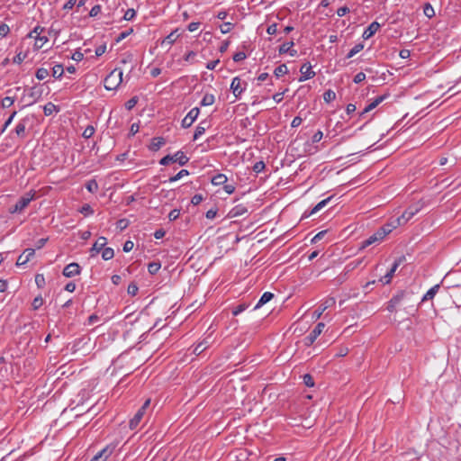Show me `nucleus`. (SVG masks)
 I'll list each match as a JSON object with an SVG mask.
<instances>
[{"instance_id":"obj_28","label":"nucleus","mask_w":461,"mask_h":461,"mask_svg":"<svg viewBox=\"0 0 461 461\" xmlns=\"http://www.w3.org/2000/svg\"><path fill=\"white\" fill-rule=\"evenodd\" d=\"M59 108L52 103H48L43 106V112L46 116L51 115L53 112H58Z\"/></svg>"},{"instance_id":"obj_64","label":"nucleus","mask_w":461,"mask_h":461,"mask_svg":"<svg viewBox=\"0 0 461 461\" xmlns=\"http://www.w3.org/2000/svg\"><path fill=\"white\" fill-rule=\"evenodd\" d=\"M322 137H323V133H322V131H317L313 134V136H312V141L313 143H317V142H319V141L322 139Z\"/></svg>"},{"instance_id":"obj_58","label":"nucleus","mask_w":461,"mask_h":461,"mask_svg":"<svg viewBox=\"0 0 461 461\" xmlns=\"http://www.w3.org/2000/svg\"><path fill=\"white\" fill-rule=\"evenodd\" d=\"M246 308H247V305H246V304H244V303L240 304V305H238L237 307H235V308L233 309V311H232V314H233L234 316H237V315H239L240 313H241L243 311H245V310H246Z\"/></svg>"},{"instance_id":"obj_12","label":"nucleus","mask_w":461,"mask_h":461,"mask_svg":"<svg viewBox=\"0 0 461 461\" xmlns=\"http://www.w3.org/2000/svg\"><path fill=\"white\" fill-rule=\"evenodd\" d=\"M384 233V230L383 231H379V230H377L368 239H366V240H364L362 242L361 248L364 249V248H366L367 246H370V245H372L374 243L382 241L384 239V236H383Z\"/></svg>"},{"instance_id":"obj_13","label":"nucleus","mask_w":461,"mask_h":461,"mask_svg":"<svg viewBox=\"0 0 461 461\" xmlns=\"http://www.w3.org/2000/svg\"><path fill=\"white\" fill-rule=\"evenodd\" d=\"M230 90L232 91L236 98L240 97L241 94L245 90V87L241 86V81L240 77H236L232 79L230 84Z\"/></svg>"},{"instance_id":"obj_45","label":"nucleus","mask_w":461,"mask_h":461,"mask_svg":"<svg viewBox=\"0 0 461 461\" xmlns=\"http://www.w3.org/2000/svg\"><path fill=\"white\" fill-rule=\"evenodd\" d=\"M135 15H136V11L133 8H130L125 12V14L123 15V19L125 21H131L135 17Z\"/></svg>"},{"instance_id":"obj_63","label":"nucleus","mask_w":461,"mask_h":461,"mask_svg":"<svg viewBox=\"0 0 461 461\" xmlns=\"http://www.w3.org/2000/svg\"><path fill=\"white\" fill-rule=\"evenodd\" d=\"M180 215V211L174 209L168 213V219L169 221H175L176 220Z\"/></svg>"},{"instance_id":"obj_57","label":"nucleus","mask_w":461,"mask_h":461,"mask_svg":"<svg viewBox=\"0 0 461 461\" xmlns=\"http://www.w3.org/2000/svg\"><path fill=\"white\" fill-rule=\"evenodd\" d=\"M10 32V28L7 24L2 23L0 24V36L5 37Z\"/></svg>"},{"instance_id":"obj_5","label":"nucleus","mask_w":461,"mask_h":461,"mask_svg":"<svg viewBox=\"0 0 461 461\" xmlns=\"http://www.w3.org/2000/svg\"><path fill=\"white\" fill-rule=\"evenodd\" d=\"M43 28L40 26H36L29 34L28 37L35 39V47L37 49L42 48V46L48 41V38L46 36H41V33L43 32Z\"/></svg>"},{"instance_id":"obj_49","label":"nucleus","mask_w":461,"mask_h":461,"mask_svg":"<svg viewBox=\"0 0 461 461\" xmlns=\"http://www.w3.org/2000/svg\"><path fill=\"white\" fill-rule=\"evenodd\" d=\"M43 304V299L41 296H37L33 299L32 306L34 310L39 309Z\"/></svg>"},{"instance_id":"obj_39","label":"nucleus","mask_w":461,"mask_h":461,"mask_svg":"<svg viewBox=\"0 0 461 461\" xmlns=\"http://www.w3.org/2000/svg\"><path fill=\"white\" fill-rule=\"evenodd\" d=\"M233 216H240L247 212V208L243 205H237L232 209Z\"/></svg>"},{"instance_id":"obj_37","label":"nucleus","mask_w":461,"mask_h":461,"mask_svg":"<svg viewBox=\"0 0 461 461\" xmlns=\"http://www.w3.org/2000/svg\"><path fill=\"white\" fill-rule=\"evenodd\" d=\"M336 98V93L333 90H327L323 94V99L326 103H330L331 101L335 100Z\"/></svg>"},{"instance_id":"obj_56","label":"nucleus","mask_w":461,"mask_h":461,"mask_svg":"<svg viewBox=\"0 0 461 461\" xmlns=\"http://www.w3.org/2000/svg\"><path fill=\"white\" fill-rule=\"evenodd\" d=\"M365 79H366V74H365V73H363V72H359V73H357V74L354 77V78H353V82H354L355 84H359V83L363 82Z\"/></svg>"},{"instance_id":"obj_60","label":"nucleus","mask_w":461,"mask_h":461,"mask_svg":"<svg viewBox=\"0 0 461 461\" xmlns=\"http://www.w3.org/2000/svg\"><path fill=\"white\" fill-rule=\"evenodd\" d=\"M203 200V197L201 194H194L192 199H191V203L194 204V205H198Z\"/></svg>"},{"instance_id":"obj_41","label":"nucleus","mask_w":461,"mask_h":461,"mask_svg":"<svg viewBox=\"0 0 461 461\" xmlns=\"http://www.w3.org/2000/svg\"><path fill=\"white\" fill-rule=\"evenodd\" d=\"M35 284L39 288H42L45 285V277L42 274L35 276Z\"/></svg>"},{"instance_id":"obj_43","label":"nucleus","mask_w":461,"mask_h":461,"mask_svg":"<svg viewBox=\"0 0 461 461\" xmlns=\"http://www.w3.org/2000/svg\"><path fill=\"white\" fill-rule=\"evenodd\" d=\"M233 26H234L233 23L228 22V23H222L220 26V29H221V33L225 34V33L230 32L232 30Z\"/></svg>"},{"instance_id":"obj_40","label":"nucleus","mask_w":461,"mask_h":461,"mask_svg":"<svg viewBox=\"0 0 461 461\" xmlns=\"http://www.w3.org/2000/svg\"><path fill=\"white\" fill-rule=\"evenodd\" d=\"M361 263H362V259L351 261L345 267V269L347 272H350V271L354 270L355 268H357Z\"/></svg>"},{"instance_id":"obj_6","label":"nucleus","mask_w":461,"mask_h":461,"mask_svg":"<svg viewBox=\"0 0 461 461\" xmlns=\"http://www.w3.org/2000/svg\"><path fill=\"white\" fill-rule=\"evenodd\" d=\"M325 327V324L323 322H319L314 329L307 335L304 339V344L305 346L309 347L314 343L316 339L321 335L323 329Z\"/></svg>"},{"instance_id":"obj_27","label":"nucleus","mask_w":461,"mask_h":461,"mask_svg":"<svg viewBox=\"0 0 461 461\" xmlns=\"http://www.w3.org/2000/svg\"><path fill=\"white\" fill-rule=\"evenodd\" d=\"M332 196H330L320 203H318L310 212L309 215L313 214L317 212L318 211L321 210L324 206L327 205V203L331 200Z\"/></svg>"},{"instance_id":"obj_29","label":"nucleus","mask_w":461,"mask_h":461,"mask_svg":"<svg viewBox=\"0 0 461 461\" xmlns=\"http://www.w3.org/2000/svg\"><path fill=\"white\" fill-rule=\"evenodd\" d=\"M161 267V264L159 261H153L149 263L148 271L150 275H155L158 272Z\"/></svg>"},{"instance_id":"obj_25","label":"nucleus","mask_w":461,"mask_h":461,"mask_svg":"<svg viewBox=\"0 0 461 461\" xmlns=\"http://www.w3.org/2000/svg\"><path fill=\"white\" fill-rule=\"evenodd\" d=\"M214 102H215V96H214V95L206 93V94L203 95V99H202V101H201L200 104H201L202 106H209V105L213 104H214Z\"/></svg>"},{"instance_id":"obj_34","label":"nucleus","mask_w":461,"mask_h":461,"mask_svg":"<svg viewBox=\"0 0 461 461\" xmlns=\"http://www.w3.org/2000/svg\"><path fill=\"white\" fill-rule=\"evenodd\" d=\"M86 188L88 192L95 194L98 191L99 186L97 182L95 179H92L86 184Z\"/></svg>"},{"instance_id":"obj_50","label":"nucleus","mask_w":461,"mask_h":461,"mask_svg":"<svg viewBox=\"0 0 461 461\" xmlns=\"http://www.w3.org/2000/svg\"><path fill=\"white\" fill-rule=\"evenodd\" d=\"M303 383L306 386L312 387L314 385L313 377L310 374L303 375Z\"/></svg>"},{"instance_id":"obj_44","label":"nucleus","mask_w":461,"mask_h":461,"mask_svg":"<svg viewBox=\"0 0 461 461\" xmlns=\"http://www.w3.org/2000/svg\"><path fill=\"white\" fill-rule=\"evenodd\" d=\"M138 291H139V287L135 283H131L128 285L127 292L130 295L135 296L137 294Z\"/></svg>"},{"instance_id":"obj_62","label":"nucleus","mask_w":461,"mask_h":461,"mask_svg":"<svg viewBox=\"0 0 461 461\" xmlns=\"http://www.w3.org/2000/svg\"><path fill=\"white\" fill-rule=\"evenodd\" d=\"M327 233V230H321L320 232H318L312 239V243H316L318 242L319 240H321Z\"/></svg>"},{"instance_id":"obj_7","label":"nucleus","mask_w":461,"mask_h":461,"mask_svg":"<svg viewBox=\"0 0 461 461\" xmlns=\"http://www.w3.org/2000/svg\"><path fill=\"white\" fill-rule=\"evenodd\" d=\"M200 113V110L198 107H194L189 111V113L185 115V117L182 120L181 125L183 128H189L194 122L197 119Z\"/></svg>"},{"instance_id":"obj_38","label":"nucleus","mask_w":461,"mask_h":461,"mask_svg":"<svg viewBox=\"0 0 461 461\" xmlns=\"http://www.w3.org/2000/svg\"><path fill=\"white\" fill-rule=\"evenodd\" d=\"M35 76L39 80H43L49 76V71L47 68H40L37 69Z\"/></svg>"},{"instance_id":"obj_47","label":"nucleus","mask_w":461,"mask_h":461,"mask_svg":"<svg viewBox=\"0 0 461 461\" xmlns=\"http://www.w3.org/2000/svg\"><path fill=\"white\" fill-rule=\"evenodd\" d=\"M16 112H13L12 114L9 116V118L5 121V122L4 123L3 125V128L1 130V133L5 132V130L7 129V127L12 123L14 118L15 117L16 115Z\"/></svg>"},{"instance_id":"obj_33","label":"nucleus","mask_w":461,"mask_h":461,"mask_svg":"<svg viewBox=\"0 0 461 461\" xmlns=\"http://www.w3.org/2000/svg\"><path fill=\"white\" fill-rule=\"evenodd\" d=\"M288 73V68L285 64H281L276 67L274 70V74L276 77H282Z\"/></svg>"},{"instance_id":"obj_2","label":"nucleus","mask_w":461,"mask_h":461,"mask_svg":"<svg viewBox=\"0 0 461 461\" xmlns=\"http://www.w3.org/2000/svg\"><path fill=\"white\" fill-rule=\"evenodd\" d=\"M189 158L181 150L176 151L174 155H167L159 160V164L167 166L170 162H176L180 166H185L188 163Z\"/></svg>"},{"instance_id":"obj_1","label":"nucleus","mask_w":461,"mask_h":461,"mask_svg":"<svg viewBox=\"0 0 461 461\" xmlns=\"http://www.w3.org/2000/svg\"><path fill=\"white\" fill-rule=\"evenodd\" d=\"M122 70L115 68L106 76L104 85L106 90H115L122 82Z\"/></svg>"},{"instance_id":"obj_53","label":"nucleus","mask_w":461,"mask_h":461,"mask_svg":"<svg viewBox=\"0 0 461 461\" xmlns=\"http://www.w3.org/2000/svg\"><path fill=\"white\" fill-rule=\"evenodd\" d=\"M132 32H133V29L132 28H130L127 31L121 32L119 34V36L117 37L116 41L119 42V41H122L123 39H125L126 37L131 35Z\"/></svg>"},{"instance_id":"obj_46","label":"nucleus","mask_w":461,"mask_h":461,"mask_svg":"<svg viewBox=\"0 0 461 461\" xmlns=\"http://www.w3.org/2000/svg\"><path fill=\"white\" fill-rule=\"evenodd\" d=\"M137 103H138V97L133 96L125 103V108L127 110H131L137 104Z\"/></svg>"},{"instance_id":"obj_4","label":"nucleus","mask_w":461,"mask_h":461,"mask_svg":"<svg viewBox=\"0 0 461 461\" xmlns=\"http://www.w3.org/2000/svg\"><path fill=\"white\" fill-rule=\"evenodd\" d=\"M421 205L420 203L412 204L409 206L402 214L396 218L397 224H405L408 222L414 215H416L421 209Z\"/></svg>"},{"instance_id":"obj_48","label":"nucleus","mask_w":461,"mask_h":461,"mask_svg":"<svg viewBox=\"0 0 461 461\" xmlns=\"http://www.w3.org/2000/svg\"><path fill=\"white\" fill-rule=\"evenodd\" d=\"M94 133H95V128L93 126L89 125L85 129L82 135L85 139H89L94 135Z\"/></svg>"},{"instance_id":"obj_19","label":"nucleus","mask_w":461,"mask_h":461,"mask_svg":"<svg viewBox=\"0 0 461 461\" xmlns=\"http://www.w3.org/2000/svg\"><path fill=\"white\" fill-rule=\"evenodd\" d=\"M106 243H107L106 238L99 237L95 240V242L94 243V245L91 249L92 256H94V253L97 254V253L101 252L103 250V249L105 247Z\"/></svg>"},{"instance_id":"obj_15","label":"nucleus","mask_w":461,"mask_h":461,"mask_svg":"<svg viewBox=\"0 0 461 461\" xmlns=\"http://www.w3.org/2000/svg\"><path fill=\"white\" fill-rule=\"evenodd\" d=\"M381 25L377 22H373L370 23V25L363 32V39L368 40L370 39L379 29Z\"/></svg>"},{"instance_id":"obj_26","label":"nucleus","mask_w":461,"mask_h":461,"mask_svg":"<svg viewBox=\"0 0 461 461\" xmlns=\"http://www.w3.org/2000/svg\"><path fill=\"white\" fill-rule=\"evenodd\" d=\"M228 178L224 174H217L212 178V184L214 185H221L227 182Z\"/></svg>"},{"instance_id":"obj_9","label":"nucleus","mask_w":461,"mask_h":461,"mask_svg":"<svg viewBox=\"0 0 461 461\" xmlns=\"http://www.w3.org/2000/svg\"><path fill=\"white\" fill-rule=\"evenodd\" d=\"M80 272H81L80 266L77 263L73 262V263L67 265L64 267L62 274L66 277H73L75 276L79 275Z\"/></svg>"},{"instance_id":"obj_14","label":"nucleus","mask_w":461,"mask_h":461,"mask_svg":"<svg viewBox=\"0 0 461 461\" xmlns=\"http://www.w3.org/2000/svg\"><path fill=\"white\" fill-rule=\"evenodd\" d=\"M211 345V337L208 336L200 341L194 348L193 353L196 356L201 355Z\"/></svg>"},{"instance_id":"obj_21","label":"nucleus","mask_w":461,"mask_h":461,"mask_svg":"<svg viewBox=\"0 0 461 461\" xmlns=\"http://www.w3.org/2000/svg\"><path fill=\"white\" fill-rule=\"evenodd\" d=\"M439 288H440V285L437 284L434 286H432L430 289H429L428 292L423 295V297L421 299V303H424L429 300H432L435 297V295L437 294V293L438 292Z\"/></svg>"},{"instance_id":"obj_22","label":"nucleus","mask_w":461,"mask_h":461,"mask_svg":"<svg viewBox=\"0 0 461 461\" xmlns=\"http://www.w3.org/2000/svg\"><path fill=\"white\" fill-rule=\"evenodd\" d=\"M274 298V294L271 292H265L260 299L258 300V303L254 307V310L260 308L262 305L266 304L269 301H271Z\"/></svg>"},{"instance_id":"obj_32","label":"nucleus","mask_w":461,"mask_h":461,"mask_svg":"<svg viewBox=\"0 0 461 461\" xmlns=\"http://www.w3.org/2000/svg\"><path fill=\"white\" fill-rule=\"evenodd\" d=\"M294 45V43L293 41L283 43L278 49V53L280 55L288 53L290 49L293 48Z\"/></svg>"},{"instance_id":"obj_31","label":"nucleus","mask_w":461,"mask_h":461,"mask_svg":"<svg viewBox=\"0 0 461 461\" xmlns=\"http://www.w3.org/2000/svg\"><path fill=\"white\" fill-rule=\"evenodd\" d=\"M423 14L428 18H432L435 16V11L432 5L429 3H426L423 5Z\"/></svg>"},{"instance_id":"obj_55","label":"nucleus","mask_w":461,"mask_h":461,"mask_svg":"<svg viewBox=\"0 0 461 461\" xmlns=\"http://www.w3.org/2000/svg\"><path fill=\"white\" fill-rule=\"evenodd\" d=\"M265 163L263 161L256 162L253 166V170L256 173H259L265 169Z\"/></svg>"},{"instance_id":"obj_30","label":"nucleus","mask_w":461,"mask_h":461,"mask_svg":"<svg viewBox=\"0 0 461 461\" xmlns=\"http://www.w3.org/2000/svg\"><path fill=\"white\" fill-rule=\"evenodd\" d=\"M102 252V258L104 260H110L114 257V251L112 248L104 247Z\"/></svg>"},{"instance_id":"obj_3","label":"nucleus","mask_w":461,"mask_h":461,"mask_svg":"<svg viewBox=\"0 0 461 461\" xmlns=\"http://www.w3.org/2000/svg\"><path fill=\"white\" fill-rule=\"evenodd\" d=\"M34 198V194L28 193L22 196L17 203L9 207L8 212L12 214L23 212Z\"/></svg>"},{"instance_id":"obj_17","label":"nucleus","mask_w":461,"mask_h":461,"mask_svg":"<svg viewBox=\"0 0 461 461\" xmlns=\"http://www.w3.org/2000/svg\"><path fill=\"white\" fill-rule=\"evenodd\" d=\"M165 144H166V140L163 137H154L151 139L149 149L151 151H158Z\"/></svg>"},{"instance_id":"obj_35","label":"nucleus","mask_w":461,"mask_h":461,"mask_svg":"<svg viewBox=\"0 0 461 461\" xmlns=\"http://www.w3.org/2000/svg\"><path fill=\"white\" fill-rule=\"evenodd\" d=\"M364 49V45L362 43L356 44L347 54V59H350L358 52H360Z\"/></svg>"},{"instance_id":"obj_51","label":"nucleus","mask_w":461,"mask_h":461,"mask_svg":"<svg viewBox=\"0 0 461 461\" xmlns=\"http://www.w3.org/2000/svg\"><path fill=\"white\" fill-rule=\"evenodd\" d=\"M1 103H2V106L4 108H7V107H10L14 103V98L6 96L2 100Z\"/></svg>"},{"instance_id":"obj_11","label":"nucleus","mask_w":461,"mask_h":461,"mask_svg":"<svg viewBox=\"0 0 461 461\" xmlns=\"http://www.w3.org/2000/svg\"><path fill=\"white\" fill-rule=\"evenodd\" d=\"M336 301H335V298L333 297H330V298H327L320 306H319V309L316 310L314 312H313V317L316 318V319H319L322 313L324 312L325 310H327L328 308L330 307H332L334 304H335Z\"/></svg>"},{"instance_id":"obj_20","label":"nucleus","mask_w":461,"mask_h":461,"mask_svg":"<svg viewBox=\"0 0 461 461\" xmlns=\"http://www.w3.org/2000/svg\"><path fill=\"white\" fill-rule=\"evenodd\" d=\"M28 119L24 118L22 119L15 127V133L20 138L25 137V131H26V124H27Z\"/></svg>"},{"instance_id":"obj_18","label":"nucleus","mask_w":461,"mask_h":461,"mask_svg":"<svg viewBox=\"0 0 461 461\" xmlns=\"http://www.w3.org/2000/svg\"><path fill=\"white\" fill-rule=\"evenodd\" d=\"M210 127V122L207 120L202 121L196 127L194 134V140H197L200 138L205 131Z\"/></svg>"},{"instance_id":"obj_16","label":"nucleus","mask_w":461,"mask_h":461,"mask_svg":"<svg viewBox=\"0 0 461 461\" xmlns=\"http://www.w3.org/2000/svg\"><path fill=\"white\" fill-rule=\"evenodd\" d=\"M144 408H140L137 412L135 413V415L133 416L132 419H131L130 422H129V427L131 428V429H134L138 427V425L140 424V420H142L143 418V415H144Z\"/></svg>"},{"instance_id":"obj_8","label":"nucleus","mask_w":461,"mask_h":461,"mask_svg":"<svg viewBox=\"0 0 461 461\" xmlns=\"http://www.w3.org/2000/svg\"><path fill=\"white\" fill-rule=\"evenodd\" d=\"M42 94H43V88L41 86H34L31 87L28 90L27 95L32 99V101L30 103H28L27 105H32L34 103H36L39 99H41V97L42 96Z\"/></svg>"},{"instance_id":"obj_59","label":"nucleus","mask_w":461,"mask_h":461,"mask_svg":"<svg viewBox=\"0 0 461 461\" xmlns=\"http://www.w3.org/2000/svg\"><path fill=\"white\" fill-rule=\"evenodd\" d=\"M26 58V54L19 52L13 59L14 63L21 64Z\"/></svg>"},{"instance_id":"obj_52","label":"nucleus","mask_w":461,"mask_h":461,"mask_svg":"<svg viewBox=\"0 0 461 461\" xmlns=\"http://www.w3.org/2000/svg\"><path fill=\"white\" fill-rule=\"evenodd\" d=\"M247 58V55L243 51H238L233 55V60L235 62H240L241 60H244Z\"/></svg>"},{"instance_id":"obj_42","label":"nucleus","mask_w":461,"mask_h":461,"mask_svg":"<svg viewBox=\"0 0 461 461\" xmlns=\"http://www.w3.org/2000/svg\"><path fill=\"white\" fill-rule=\"evenodd\" d=\"M393 275L394 274L393 273V271L389 270L384 276H382L379 279V281L382 282L384 285L390 284Z\"/></svg>"},{"instance_id":"obj_24","label":"nucleus","mask_w":461,"mask_h":461,"mask_svg":"<svg viewBox=\"0 0 461 461\" xmlns=\"http://www.w3.org/2000/svg\"><path fill=\"white\" fill-rule=\"evenodd\" d=\"M111 451L108 448H104L102 451L97 453L91 461H105L106 458L110 456Z\"/></svg>"},{"instance_id":"obj_54","label":"nucleus","mask_w":461,"mask_h":461,"mask_svg":"<svg viewBox=\"0 0 461 461\" xmlns=\"http://www.w3.org/2000/svg\"><path fill=\"white\" fill-rule=\"evenodd\" d=\"M101 5H95L92 7V9L89 12V16L95 17L101 13Z\"/></svg>"},{"instance_id":"obj_61","label":"nucleus","mask_w":461,"mask_h":461,"mask_svg":"<svg viewBox=\"0 0 461 461\" xmlns=\"http://www.w3.org/2000/svg\"><path fill=\"white\" fill-rule=\"evenodd\" d=\"M28 262V256H24V254H21L16 261L17 266H23Z\"/></svg>"},{"instance_id":"obj_36","label":"nucleus","mask_w":461,"mask_h":461,"mask_svg":"<svg viewBox=\"0 0 461 461\" xmlns=\"http://www.w3.org/2000/svg\"><path fill=\"white\" fill-rule=\"evenodd\" d=\"M63 73H64V69H63V66L62 65L58 64V65L53 67V68H52V76L55 78H60L63 76Z\"/></svg>"},{"instance_id":"obj_23","label":"nucleus","mask_w":461,"mask_h":461,"mask_svg":"<svg viewBox=\"0 0 461 461\" xmlns=\"http://www.w3.org/2000/svg\"><path fill=\"white\" fill-rule=\"evenodd\" d=\"M179 33H177V30L173 31L171 33H169L162 41V44H167L172 45L176 39L179 37Z\"/></svg>"},{"instance_id":"obj_10","label":"nucleus","mask_w":461,"mask_h":461,"mask_svg":"<svg viewBox=\"0 0 461 461\" xmlns=\"http://www.w3.org/2000/svg\"><path fill=\"white\" fill-rule=\"evenodd\" d=\"M301 77H299V82H303L310 78H312L315 76V72L312 70V68L310 64L304 63L301 68Z\"/></svg>"}]
</instances>
